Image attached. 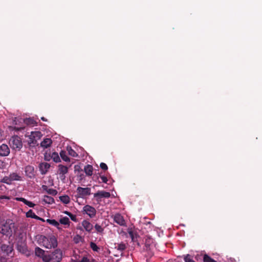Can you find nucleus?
Segmentation results:
<instances>
[{"label":"nucleus","mask_w":262,"mask_h":262,"mask_svg":"<svg viewBox=\"0 0 262 262\" xmlns=\"http://www.w3.org/2000/svg\"><path fill=\"white\" fill-rule=\"evenodd\" d=\"M40 244L47 249H54L57 247L58 242L54 235L46 236L40 235L38 238Z\"/></svg>","instance_id":"1"},{"label":"nucleus","mask_w":262,"mask_h":262,"mask_svg":"<svg viewBox=\"0 0 262 262\" xmlns=\"http://www.w3.org/2000/svg\"><path fill=\"white\" fill-rule=\"evenodd\" d=\"M14 224L12 220H7L5 224L0 227V232L3 235L11 236L13 231L14 230Z\"/></svg>","instance_id":"2"},{"label":"nucleus","mask_w":262,"mask_h":262,"mask_svg":"<svg viewBox=\"0 0 262 262\" xmlns=\"http://www.w3.org/2000/svg\"><path fill=\"white\" fill-rule=\"evenodd\" d=\"M9 145L13 149L18 151H19L23 147L21 139L17 136H13L10 138Z\"/></svg>","instance_id":"3"},{"label":"nucleus","mask_w":262,"mask_h":262,"mask_svg":"<svg viewBox=\"0 0 262 262\" xmlns=\"http://www.w3.org/2000/svg\"><path fill=\"white\" fill-rule=\"evenodd\" d=\"M42 135L40 132H32L31 134L28 136L29 140L28 143L29 146L34 147L37 145V141L41 138Z\"/></svg>","instance_id":"4"},{"label":"nucleus","mask_w":262,"mask_h":262,"mask_svg":"<svg viewBox=\"0 0 262 262\" xmlns=\"http://www.w3.org/2000/svg\"><path fill=\"white\" fill-rule=\"evenodd\" d=\"M77 195L76 196L83 198L91 194V188L89 187L83 188L78 187L77 188Z\"/></svg>","instance_id":"5"},{"label":"nucleus","mask_w":262,"mask_h":262,"mask_svg":"<svg viewBox=\"0 0 262 262\" xmlns=\"http://www.w3.org/2000/svg\"><path fill=\"white\" fill-rule=\"evenodd\" d=\"M1 249L3 256H12L11 254L13 252V247L12 246L7 244H2Z\"/></svg>","instance_id":"6"},{"label":"nucleus","mask_w":262,"mask_h":262,"mask_svg":"<svg viewBox=\"0 0 262 262\" xmlns=\"http://www.w3.org/2000/svg\"><path fill=\"white\" fill-rule=\"evenodd\" d=\"M50 255L52 260L55 262L60 261L62 258V252L59 249L55 250Z\"/></svg>","instance_id":"7"},{"label":"nucleus","mask_w":262,"mask_h":262,"mask_svg":"<svg viewBox=\"0 0 262 262\" xmlns=\"http://www.w3.org/2000/svg\"><path fill=\"white\" fill-rule=\"evenodd\" d=\"M110 196L111 193L109 192L104 190H99L94 194V197L96 198V200L98 202L101 201V198H108Z\"/></svg>","instance_id":"8"},{"label":"nucleus","mask_w":262,"mask_h":262,"mask_svg":"<svg viewBox=\"0 0 262 262\" xmlns=\"http://www.w3.org/2000/svg\"><path fill=\"white\" fill-rule=\"evenodd\" d=\"M83 211L91 218L94 217L96 214L95 208L89 205H86L83 207Z\"/></svg>","instance_id":"9"},{"label":"nucleus","mask_w":262,"mask_h":262,"mask_svg":"<svg viewBox=\"0 0 262 262\" xmlns=\"http://www.w3.org/2000/svg\"><path fill=\"white\" fill-rule=\"evenodd\" d=\"M26 176L30 179H33L35 177V172L34 166L27 165L25 168Z\"/></svg>","instance_id":"10"},{"label":"nucleus","mask_w":262,"mask_h":262,"mask_svg":"<svg viewBox=\"0 0 262 262\" xmlns=\"http://www.w3.org/2000/svg\"><path fill=\"white\" fill-rule=\"evenodd\" d=\"M58 173L60 175V178L61 180H64L66 178L65 174L68 172V167L64 166L62 164L58 165Z\"/></svg>","instance_id":"11"},{"label":"nucleus","mask_w":262,"mask_h":262,"mask_svg":"<svg viewBox=\"0 0 262 262\" xmlns=\"http://www.w3.org/2000/svg\"><path fill=\"white\" fill-rule=\"evenodd\" d=\"M50 164L47 162H42L39 165V169L41 174H45L50 168Z\"/></svg>","instance_id":"12"},{"label":"nucleus","mask_w":262,"mask_h":262,"mask_svg":"<svg viewBox=\"0 0 262 262\" xmlns=\"http://www.w3.org/2000/svg\"><path fill=\"white\" fill-rule=\"evenodd\" d=\"M114 221L115 223L119 225L120 226H125L126 223L123 217L120 214L117 213L114 216Z\"/></svg>","instance_id":"13"},{"label":"nucleus","mask_w":262,"mask_h":262,"mask_svg":"<svg viewBox=\"0 0 262 262\" xmlns=\"http://www.w3.org/2000/svg\"><path fill=\"white\" fill-rule=\"evenodd\" d=\"M10 154V149L7 145L3 144L0 146V156L6 157Z\"/></svg>","instance_id":"14"},{"label":"nucleus","mask_w":262,"mask_h":262,"mask_svg":"<svg viewBox=\"0 0 262 262\" xmlns=\"http://www.w3.org/2000/svg\"><path fill=\"white\" fill-rule=\"evenodd\" d=\"M81 225L86 231L90 233L93 229V225L88 221L84 220L82 223Z\"/></svg>","instance_id":"15"},{"label":"nucleus","mask_w":262,"mask_h":262,"mask_svg":"<svg viewBox=\"0 0 262 262\" xmlns=\"http://www.w3.org/2000/svg\"><path fill=\"white\" fill-rule=\"evenodd\" d=\"M52 143V141L50 138H45L40 143V146L43 148H48L50 146Z\"/></svg>","instance_id":"16"},{"label":"nucleus","mask_w":262,"mask_h":262,"mask_svg":"<svg viewBox=\"0 0 262 262\" xmlns=\"http://www.w3.org/2000/svg\"><path fill=\"white\" fill-rule=\"evenodd\" d=\"M42 188L43 190L46 191L49 194L55 195L57 193L56 190L53 188H48V186L46 185H42Z\"/></svg>","instance_id":"17"},{"label":"nucleus","mask_w":262,"mask_h":262,"mask_svg":"<svg viewBox=\"0 0 262 262\" xmlns=\"http://www.w3.org/2000/svg\"><path fill=\"white\" fill-rule=\"evenodd\" d=\"M84 171L88 176H91L93 174V167L91 165L88 164L84 166Z\"/></svg>","instance_id":"18"},{"label":"nucleus","mask_w":262,"mask_h":262,"mask_svg":"<svg viewBox=\"0 0 262 262\" xmlns=\"http://www.w3.org/2000/svg\"><path fill=\"white\" fill-rule=\"evenodd\" d=\"M16 200L17 201H19L23 202L25 205L28 206L30 207H34L35 206V204L32 203V202L29 201L23 198H16Z\"/></svg>","instance_id":"19"},{"label":"nucleus","mask_w":262,"mask_h":262,"mask_svg":"<svg viewBox=\"0 0 262 262\" xmlns=\"http://www.w3.org/2000/svg\"><path fill=\"white\" fill-rule=\"evenodd\" d=\"M46 221L48 223L56 227L58 229H61L59 223L56 221L55 220L47 219Z\"/></svg>","instance_id":"20"},{"label":"nucleus","mask_w":262,"mask_h":262,"mask_svg":"<svg viewBox=\"0 0 262 262\" xmlns=\"http://www.w3.org/2000/svg\"><path fill=\"white\" fill-rule=\"evenodd\" d=\"M17 249L20 252L23 254H27V252H28V248L26 245H18Z\"/></svg>","instance_id":"21"},{"label":"nucleus","mask_w":262,"mask_h":262,"mask_svg":"<svg viewBox=\"0 0 262 262\" xmlns=\"http://www.w3.org/2000/svg\"><path fill=\"white\" fill-rule=\"evenodd\" d=\"M46 204H52L55 202L53 198L48 195H45L42 200Z\"/></svg>","instance_id":"22"},{"label":"nucleus","mask_w":262,"mask_h":262,"mask_svg":"<svg viewBox=\"0 0 262 262\" xmlns=\"http://www.w3.org/2000/svg\"><path fill=\"white\" fill-rule=\"evenodd\" d=\"M35 255L39 257H42L45 255V251L39 247H36L35 249Z\"/></svg>","instance_id":"23"},{"label":"nucleus","mask_w":262,"mask_h":262,"mask_svg":"<svg viewBox=\"0 0 262 262\" xmlns=\"http://www.w3.org/2000/svg\"><path fill=\"white\" fill-rule=\"evenodd\" d=\"M26 216L27 217H31L34 219H40V217L36 215L32 210L30 209L26 213Z\"/></svg>","instance_id":"24"},{"label":"nucleus","mask_w":262,"mask_h":262,"mask_svg":"<svg viewBox=\"0 0 262 262\" xmlns=\"http://www.w3.org/2000/svg\"><path fill=\"white\" fill-rule=\"evenodd\" d=\"M11 182L13 181H20L21 177L16 172H13L9 175Z\"/></svg>","instance_id":"25"},{"label":"nucleus","mask_w":262,"mask_h":262,"mask_svg":"<svg viewBox=\"0 0 262 262\" xmlns=\"http://www.w3.org/2000/svg\"><path fill=\"white\" fill-rule=\"evenodd\" d=\"M67 150L68 151V154L73 157H77L78 156V154L74 150L72 149L71 146H67Z\"/></svg>","instance_id":"26"},{"label":"nucleus","mask_w":262,"mask_h":262,"mask_svg":"<svg viewBox=\"0 0 262 262\" xmlns=\"http://www.w3.org/2000/svg\"><path fill=\"white\" fill-rule=\"evenodd\" d=\"M50 156L51 159H52L55 162L58 163L60 161V158L57 152H53Z\"/></svg>","instance_id":"27"},{"label":"nucleus","mask_w":262,"mask_h":262,"mask_svg":"<svg viewBox=\"0 0 262 262\" xmlns=\"http://www.w3.org/2000/svg\"><path fill=\"white\" fill-rule=\"evenodd\" d=\"M60 200L61 202H62L63 203L65 204H68L70 202V197L68 195H62L59 197Z\"/></svg>","instance_id":"28"},{"label":"nucleus","mask_w":262,"mask_h":262,"mask_svg":"<svg viewBox=\"0 0 262 262\" xmlns=\"http://www.w3.org/2000/svg\"><path fill=\"white\" fill-rule=\"evenodd\" d=\"M59 223L64 225H68L69 226L70 221L69 220V219L68 217H63L61 218L59 220Z\"/></svg>","instance_id":"29"},{"label":"nucleus","mask_w":262,"mask_h":262,"mask_svg":"<svg viewBox=\"0 0 262 262\" xmlns=\"http://www.w3.org/2000/svg\"><path fill=\"white\" fill-rule=\"evenodd\" d=\"M60 156L63 161L66 162L70 161V158L67 155L66 151L61 150L60 152Z\"/></svg>","instance_id":"30"},{"label":"nucleus","mask_w":262,"mask_h":262,"mask_svg":"<svg viewBox=\"0 0 262 262\" xmlns=\"http://www.w3.org/2000/svg\"><path fill=\"white\" fill-rule=\"evenodd\" d=\"M1 182L7 184L8 185H10L11 184V181L10 178V176H5L3 179H2L0 181Z\"/></svg>","instance_id":"31"},{"label":"nucleus","mask_w":262,"mask_h":262,"mask_svg":"<svg viewBox=\"0 0 262 262\" xmlns=\"http://www.w3.org/2000/svg\"><path fill=\"white\" fill-rule=\"evenodd\" d=\"M115 248L120 251H123L126 249V246L124 243L122 242L118 244V245L115 247Z\"/></svg>","instance_id":"32"},{"label":"nucleus","mask_w":262,"mask_h":262,"mask_svg":"<svg viewBox=\"0 0 262 262\" xmlns=\"http://www.w3.org/2000/svg\"><path fill=\"white\" fill-rule=\"evenodd\" d=\"M204 262H217L207 254H205L203 257Z\"/></svg>","instance_id":"33"},{"label":"nucleus","mask_w":262,"mask_h":262,"mask_svg":"<svg viewBox=\"0 0 262 262\" xmlns=\"http://www.w3.org/2000/svg\"><path fill=\"white\" fill-rule=\"evenodd\" d=\"M41 258L43 262H50L52 260L51 255H44Z\"/></svg>","instance_id":"34"},{"label":"nucleus","mask_w":262,"mask_h":262,"mask_svg":"<svg viewBox=\"0 0 262 262\" xmlns=\"http://www.w3.org/2000/svg\"><path fill=\"white\" fill-rule=\"evenodd\" d=\"M129 236L132 238V241L135 242V239L137 238V234L134 233L133 231H130L128 232Z\"/></svg>","instance_id":"35"},{"label":"nucleus","mask_w":262,"mask_h":262,"mask_svg":"<svg viewBox=\"0 0 262 262\" xmlns=\"http://www.w3.org/2000/svg\"><path fill=\"white\" fill-rule=\"evenodd\" d=\"M90 247L94 251L97 252L99 249V248L94 242L90 243Z\"/></svg>","instance_id":"36"},{"label":"nucleus","mask_w":262,"mask_h":262,"mask_svg":"<svg viewBox=\"0 0 262 262\" xmlns=\"http://www.w3.org/2000/svg\"><path fill=\"white\" fill-rule=\"evenodd\" d=\"M95 228L98 233H102L104 230L103 228L98 224L95 225Z\"/></svg>","instance_id":"37"},{"label":"nucleus","mask_w":262,"mask_h":262,"mask_svg":"<svg viewBox=\"0 0 262 262\" xmlns=\"http://www.w3.org/2000/svg\"><path fill=\"white\" fill-rule=\"evenodd\" d=\"M185 262H195L190 255H187L184 258Z\"/></svg>","instance_id":"38"},{"label":"nucleus","mask_w":262,"mask_h":262,"mask_svg":"<svg viewBox=\"0 0 262 262\" xmlns=\"http://www.w3.org/2000/svg\"><path fill=\"white\" fill-rule=\"evenodd\" d=\"M100 167L102 169H103L104 170H106L108 169V167H107V165L105 163H103V162L100 163Z\"/></svg>","instance_id":"39"},{"label":"nucleus","mask_w":262,"mask_h":262,"mask_svg":"<svg viewBox=\"0 0 262 262\" xmlns=\"http://www.w3.org/2000/svg\"><path fill=\"white\" fill-rule=\"evenodd\" d=\"M68 216L70 217L72 221L75 222H77V217L75 215L73 214L72 213H69V214H68Z\"/></svg>","instance_id":"40"},{"label":"nucleus","mask_w":262,"mask_h":262,"mask_svg":"<svg viewBox=\"0 0 262 262\" xmlns=\"http://www.w3.org/2000/svg\"><path fill=\"white\" fill-rule=\"evenodd\" d=\"M100 178L102 180V181L103 182V183H106L108 180L107 179V178L104 176H101L100 177Z\"/></svg>","instance_id":"41"},{"label":"nucleus","mask_w":262,"mask_h":262,"mask_svg":"<svg viewBox=\"0 0 262 262\" xmlns=\"http://www.w3.org/2000/svg\"><path fill=\"white\" fill-rule=\"evenodd\" d=\"M79 262H90V260L86 257H83Z\"/></svg>","instance_id":"42"},{"label":"nucleus","mask_w":262,"mask_h":262,"mask_svg":"<svg viewBox=\"0 0 262 262\" xmlns=\"http://www.w3.org/2000/svg\"><path fill=\"white\" fill-rule=\"evenodd\" d=\"M51 159V156L50 155L49 156H48L47 154H46L45 155V160H46V161H50Z\"/></svg>","instance_id":"43"},{"label":"nucleus","mask_w":262,"mask_h":262,"mask_svg":"<svg viewBox=\"0 0 262 262\" xmlns=\"http://www.w3.org/2000/svg\"><path fill=\"white\" fill-rule=\"evenodd\" d=\"M25 121L27 124H31L32 123L33 120L31 119H28L25 120Z\"/></svg>","instance_id":"44"},{"label":"nucleus","mask_w":262,"mask_h":262,"mask_svg":"<svg viewBox=\"0 0 262 262\" xmlns=\"http://www.w3.org/2000/svg\"><path fill=\"white\" fill-rule=\"evenodd\" d=\"M14 129L16 130H20L24 129V127H14Z\"/></svg>","instance_id":"45"},{"label":"nucleus","mask_w":262,"mask_h":262,"mask_svg":"<svg viewBox=\"0 0 262 262\" xmlns=\"http://www.w3.org/2000/svg\"><path fill=\"white\" fill-rule=\"evenodd\" d=\"M3 162L0 160V169H2L3 168Z\"/></svg>","instance_id":"46"},{"label":"nucleus","mask_w":262,"mask_h":262,"mask_svg":"<svg viewBox=\"0 0 262 262\" xmlns=\"http://www.w3.org/2000/svg\"><path fill=\"white\" fill-rule=\"evenodd\" d=\"M41 119L42 121H47V119H46V118H45V117H42L41 118Z\"/></svg>","instance_id":"47"},{"label":"nucleus","mask_w":262,"mask_h":262,"mask_svg":"<svg viewBox=\"0 0 262 262\" xmlns=\"http://www.w3.org/2000/svg\"><path fill=\"white\" fill-rule=\"evenodd\" d=\"M37 220H40V221H42V222H45V220L42 218H41L40 217V219H37Z\"/></svg>","instance_id":"48"},{"label":"nucleus","mask_w":262,"mask_h":262,"mask_svg":"<svg viewBox=\"0 0 262 262\" xmlns=\"http://www.w3.org/2000/svg\"><path fill=\"white\" fill-rule=\"evenodd\" d=\"M64 213L68 215V214H69V213H71L70 212H68V211H65Z\"/></svg>","instance_id":"49"},{"label":"nucleus","mask_w":262,"mask_h":262,"mask_svg":"<svg viewBox=\"0 0 262 262\" xmlns=\"http://www.w3.org/2000/svg\"><path fill=\"white\" fill-rule=\"evenodd\" d=\"M1 132H2V130L0 128V137L2 136V133H1Z\"/></svg>","instance_id":"50"}]
</instances>
